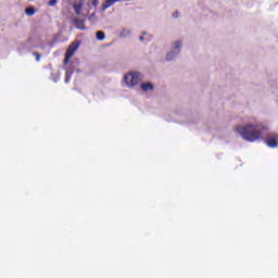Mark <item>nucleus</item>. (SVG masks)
<instances>
[{
  "label": "nucleus",
  "instance_id": "9",
  "mask_svg": "<svg viewBox=\"0 0 278 278\" xmlns=\"http://www.w3.org/2000/svg\"><path fill=\"white\" fill-rule=\"evenodd\" d=\"M25 13L27 16H34V14H36V9H34V7L26 8Z\"/></svg>",
  "mask_w": 278,
  "mask_h": 278
},
{
  "label": "nucleus",
  "instance_id": "5",
  "mask_svg": "<svg viewBox=\"0 0 278 278\" xmlns=\"http://www.w3.org/2000/svg\"><path fill=\"white\" fill-rule=\"evenodd\" d=\"M265 142L269 149H277L278 147V134L276 132H270L267 135Z\"/></svg>",
  "mask_w": 278,
  "mask_h": 278
},
{
  "label": "nucleus",
  "instance_id": "10",
  "mask_svg": "<svg viewBox=\"0 0 278 278\" xmlns=\"http://www.w3.org/2000/svg\"><path fill=\"white\" fill-rule=\"evenodd\" d=\"M97 40H105V33L99 30L96 33Z\"/></svg>",
  "mask_w": 278,
  "mask_h": 278
},
{
  "label": "nucleus",
  "instance_id": "18",
  "mask_svg": "<svg viewBox=\"0 0 278 278\" xmlns=\"http://www.w3.org/2000/svg\"><path fill=\"white\" fill-rule=\"evenodd\" d=\"M139 40H140V42H144V37H143V36H140V37H139Z\"/></svg>",
  "mask_w": 278,
  "mask_h": 278
},
{
  "label": "nucleus",
  "instance_id": "7",
  "mask_svg": "<svg viewBox=\"0 0 278 278\" xmlns=\"http://www.w3.org/2000/svg\"><path fill=\"white\" fill-rule=\"evenodd\" d=\"M141 90H143V92H149V90H153V84L151 83L141 84Z\"/></svg>",
  "mask_w": 278,
  "mask_h": 278
},
{
  "label": "nucleus",
  "instance_id": "1",
  "mask_svg": "<svg viewBox=\"0 0 278 278\" xmlns=\"http://www.w3.org/2000/svg\"><path fill=\"white\" fill-rule=\"evenodd\" d=\"M266 129V126L260 122H253L245 124L244 126H236L235 131L240 134L243 140L248 142H255L262 138V132Z\"/></svg>",
  "mask_w": 278,
  "mask_h": 278
},
{
  "label": "nucleus",
  "instance_id": "17",
  "mask_svg": "<svg viewBox=\"0 0 278 278\" xmlns=\"http://www.w3.org/2000/svg\"><path fill=\"white\" fill-rule=\"evenodd\" d=\"M92 5H94V8H97V5H99V0H92Z\"/></svg>",
  "mask_w": 278,
  "mask_h": 278
},
{
  "label": "nucleus",
  "instance_id": "11",
  "mask_svg": "<svg viewBox=\"0 0 278 278\" xmlns=\"http://www.w3.org/2000/svg\"><path fill=\"white\" fill-rule=\"evenodd\" d=\"M131 34V31L127 28L123 29L119 34L121 38H127V36H129Z\"/></svg>",
  "mask_w": 278,
  "mask_h": 278
},
{
  "label": "nucleus",
  "instance_id": "3",
  "mask_svg": "<svg viewBox=\"0 0 278 278\" xmlns=\"http://www.w3.org/2000/svg\"><path fill=\"white\" fill-rule=\"evenodd\" d=\"M124 84H126L128 88H135V86H138V84H140V73L128 72L124 76Z\"/></svg>",
  "mask_w": 278,
  "mask_h": 278
},
{
  "label": "nucleus",
  "instance_id": "19",
  "mask_svg": "<svg viewBox=\"0 0 278 278\" xmlns=\"http://www.w3.org/2000/svg\"><path fill=\"white\" fill-rule=\"evenodd\" d=\"M79 1H81L83 3H86V0H79Z\"/></svg>",
  "mask_w": 278,
  "mask_h": 278
},
{
  "label": "nucleus",
  "instance_id": "14",
  "mask_svg": "<svg viewBox=\"0 0 278 278\" xmlns=\"http://www.w3.org/2000/svg\"><path fill=\"white\" fill-rule=\"evenodd\" d=\"M88 20L91 21V23H94V21H97V13H91Z\"/></svg>",
  "mask_w": 278,
  "mask_h": 278
},
{
  "label": "nucleus",
  "instance_id": "20",
  "mask_svg": "<svg viewBox=\"0 0 278 278\" xmlns=\"http://www.w3.org/2000/svg\"><path fill=\"white\" fill-rule=\"evenodd\" d=\"M56 77H60V73H56Z\"/></svg>",
  "mask_w": 278,
  "mask_h": 278
},
{
  "label": "nucleus",
  "instance_id": "4",
  "mask_svg": "<svg viewBox=\"0 0 278 278\" xmlns=\"http://www.w3.org/2000/svg\"><path fill=\"white\" fill-rule=\"evenodd\" d=\"M79 47H81V41L80 40H74L67 48L65 52V59H64V64H68L71 61V58H74V55L77 53L79 50Z\"/></svg>",
  "mask_w": 278,
  "mask_h": 278
},
{
  "label": "nucleus",
  "instance_id": "16",
  "mask_svg": "<svg viewBox=\"0 0 278 278\" xmlns=\"http://www.w3.org/2000/svg\"><path fill=\"white\" fill-rule=\"evenodd\" d=\"M58 3V0H50L48 2V5H50L51 8H53V5H55Z\"/></svg>",
  "mask_w": 278,
  "mask_h": 278
},
{
  "label": "nucleus",
  "instance_id": "8",
  "mask_svg": "<svg viewBox=\"0 0 278 278\" xmlns=\"http://www.w3.org/2000/svg\"><path fill=\"white\" fill-rule=\"evenodd\" d=\"M81 8H84V2L79 1L77 4H74V10L76 14H81Z\"/></svg>",
  "mask_w": 278,
  "mask_h": 278
},
{
  "label": "nucleus",
  "instance_id": "2",
  "mask_svg": "<svg viewBox=\"0 0 278 278\" xmlns=\"http://www.w3.org/2000/svg\"><path fill=\"white\" fill-rule=\"evenodd\" d=\"M184 49V41L182 40H174L170 45L169 51L165 54L166 62H173L176 58L181 53Z\"/></svg>",
  "mask_w": 278,
  "mask_h": 278
},
{
  "label": "nucleus",
  "instance_id": "13",
  "mask_svg": "<svg viewBox=\"0 0 278 278\" xmlns=\"http://www.w3.org/2000/svg\"><path fill=\"white\" fill-rule=\"evenodd\" d=\"M71 77H73V72H66L65 73V84H68V81H71Z\"/></svg>",
  "mask_w": 278,
  "mask_h": 278
},
{
  "label": "nucleus",
  "instance_id": "15",
  "mask_svg": "<svg viewBox=\"0 0 278 278\" xmlns=\"http://www.w3.org/2000/svg\"><path fill=\"white\" fill-rule=\"evenodd\" d=\"M33 55H34V58H36L37 62H40V58H41L40 53L34 52Z\"/></svg>",
  "mask_w": 278,
  "mask_h": 278
},
{
  "label": "nucleus",
  "instance_id": "6",
  "mask_svg": "<svg viewBox=\"0 0 278 278\" xmlns=\"http://www.w3.org/2000/svg\"><path fill=\"white\" fill-rule=\"evenodd\" d=\"M121 0H104V3L102 4V12H105V10L112 8L114 3H118Z\"/></svg>",
  "mask_w": 278,
  "mask_h": 278
},
{
  "label": "nucleus",
  "instance_id": "12",
  "mask_svg": "<svg viewBox=\"0 0 278 278\" xmlns=\"http://www.w3.org/2000/svg\"><path fill=\"white\" fill-rule=\"evenodd\" d=\"M75 25L78 29H81V30L86 29V26L84 25V21H76Z\"/></svg>",
  "mask_w": 278,
  "mask_h": 278
}]
</instances>
